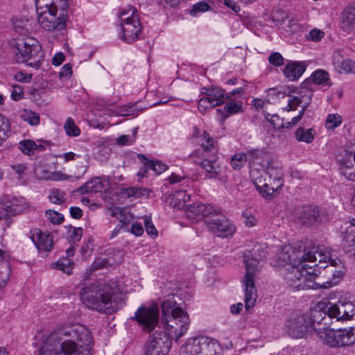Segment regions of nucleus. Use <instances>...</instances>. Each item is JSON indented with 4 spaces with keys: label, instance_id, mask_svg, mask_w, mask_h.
<instances>
[{
    "label": "nucleus",
    "instance_id": "1",
    "mask_svg": "<svg viewBox=\"0 0 355 355\" xmlns=\"http://www.w3.org/2000/svg\"><path fill=\"white\" fill-rule=\"evenodd\" d=\"M330 258V253L320 247H313L307 250L303 241H297L278 250L275 266L286 268L283 275L289 286L297 291L306 290L313 288L310 283L319 279V268H315L317 259L321 263L329 261Z\"/></svg>",
    "mask_w": 355,
    "mask_h": 355
},
{
    "label": "nucleus",
    "instance_id": "2",
    "mask_svg": "<svg viewBox=\"0 0 355 355\" xmlns=\"http://www.w3.org/2000/svg\"><path fill=\"white\" fill-rule=\"evenodd\" d=\"M93 338L84 325L72 324L51 334L42 343L40 355H91Z\"/></svg>",
    "mask_w": 355,
    "mask_h": 355
},
{
    "label": "nucleus",
    "instance_id": "3",
    "mask_svg": "<svg viewBox=\"0 0 355 355\" xmlns=\"http://www.w3.org/2000/svg\"><path fill=\"white\" fill-rule=\"evenodd\" d=\"M161 322L166 334L171 339L178 340L188 331L191 320L187 311L178 305L174 297L165 300L161 305Z\"/></svg>",
    "mask_w": 355,
    "mask_h": 355
},
{
    "label": "nucleus",
    "instance_id": "4",
    "mask_svg": "<svg viewBox=\"0 0 355 355\" xmlns=\"http://www.w3.org/2000/svg\"><path fill=\"white\" fill-rule=\"evenodd\" d=\"M80 296L81 302L89 309L103 313L116 311L114 290L108 284L97 282L86 284Z\"/></svg>",
    "mask_w": 355,
    "mask_h": 355
},
{
    "label": "nucleus",
    "instance_id": "5",
    "mask_svg": "<svg viewBox=\"0 0 355 355\" xmlns=\"http://www.w3.org/2000/svg\"><path fill=\"white\" fill-rule=\"evenodd\" d=\"M197 139L202 150H194L190 156L196 157L194 162L205 170L206 178H216L220 173V167L216 163L217 150L214 140L205 131Z\"/></svg>",
    "mask_w": 355,
    "mask_h": 355
},
{
    "label": "nucleus",
    "instance_id": "6",
    "mask_svg": "<svg viewBox=\"0 0 355 355\" xmlns=\"http://www.w3.org/2000/svg\"><path fill=\"white\" fill-rule=\"evenodd\" d=\"M44 1H35L38 21L46 31H62L65 28L67 20V1H64L59 16L57 17L58 7L52 1L49 4H43Z\"/></svg>",
    "mask_w": 355,
    "mask_h": 355
},
{
    "label": "nucleus",
    "instance_id": "7",
    "mask_svg": "<svg viewBox=\"0 0 355 355\" xmlns=\"http://www.w3.org/2000/svg\"><path fill=\"white\" fill-rule=\"evenodd\" d=\"M254 255L255 254L252 252H248L244 254L245 275L242 282L245 291V306L247 310L254 306L257 299L254 279L259 272V263L261 257H254Z\"/></svg>",
    "mask_w": 355,
    "mask_h": 355
},
{
    "label": "nucleus",
    "instance_id": "8",
    "mask_svg": "<svg viewBox=\"0 0 355 355\" xmlns=\"http://www.w3.org/2000/svg\"><path fill=\"white\" fill-rule=\"evenodd\" d=\"M15 53L21 62L34 68H39L44 60L42 47L34 38L19 40L15 48Z\"/></svg>",
    "mask_w": 355,
    "mask_h": 355
},
{
    "label": "nucleus",
    "instance_id": "9",
    "mask_svg": "<svg viewBox=\"0 0 355 355\" xmlns=\"http://www.w3.org/2000/svg\"><path fill=\"white\" fill-rule=\"evenodd\" d=\"M317 336L330 347H343L355 343V328L339 329L336 331L328 328L322 331L317 328Z\"/></svg>",
    "mask_w": 355,
    "mask_h": 355
},
{
    "label": "nucleus",
    "instance_id": "10",
    "mask_svg": "<svg viewBox=\"0 0 355 355\" xmlns=\"http://www.w3.org/2000/svg\"><path fill=\"white\" fill-rule=\"evenodd\" d=\"M184 348L187 355H220V350L216 340L206 336L188 339Z\"/></svg>",
    "mask_w": 355,
    "mask_h": 355
},
{
    "label": "nucleus",
    "instance_id": "11",
    "mask_svg": "<svg viewBox=\"0 0 355 355\" xmlns=\"http://www.w3.org/2000/svg\"><path fill=\"white\" fill-rule=\"evenodd\" d=\"M205 222L207 227L218 237H228L236 230L233 224L218 210H216V214H212Z\"/></svg>",
    "mask_w": 355,
    "mask_h": 355
},
{
    "label": "nucleus",
    "instance_id": "12",
    "mask_svg": "<svg viewBox=\"0 0 355 355\" xmlns=\"http://www.w3.org/2000/svg\"><path fill=\"white\" fill-rule=\"evenodd\" d=\"M171 339L166 333L156 331L149 337L145 355H166L171 347Z\"/></svg>",
    "mask_w": 355,
    "mask_h": 355
},
{
    "label": "nucleus",
    "instance_id": "13",
    "mask_svg": "<svg viewBox=\"0 0 355 355\" xmlns=\"http://www.w3.org/2000/svg\"><path fill=\"white\" fill-rule=\"evenodd\" d=\"M299 220L304 225L311 227L326 223L329 219V213L318 206L308 205L299 214Z\"/></svg>",
    "mask_w": 355,
    "mask_h": 355
},
{
    "label": "nucleus",
    "instance_id": "14",
    "mask_svg": "<svg viewBox=\"0 0 355 355\" xmlns=\"http://www.w3.org/2000/svg\"><path fill=\"white\" fill-rule=\"evenodd\" d=\"M135 319L144 331L150 332L159 322L158 306L153 305L149 307H139L135 313Z\"/></svg>",
    "mask_w": 355,
    "mask_h": 355
},
{
    "label": "nucleus",
    "instance_id": "15",
    "mask_svg": "<svg viewBox=\"0 0 355 355\" xmlns=\"http://www.w3.org/2000/svg\"><path fill=\"white\" fill-rule=\"evenodd\" d=\"M179 196L183 198L184 204L189 200V196L186 195L184 192L179 193ZM185 207V216L189 220H200L204 217L209 218L212 214H216V209L210 205H206L199 202H194L192 205H183Z\"/></svg>",
    "mask_w": 355,
    "mask_h": 355
},
{
    "label": "nucleus",
    "instance_id": "16",
    "mask_svg": "<svg viewBox=\"0 0 355 355\" xmlns=\"http://www.w3.org/2000/svg\"><path fill=\"white\" fill-rule=\"evenodd\" d=\"M286 331L290 336L294 338H303L310 331V324L307 322V314L292 316L286 322Z\"/></svg>",
    "mask_w": 355,
    "mask_h": 355
},
{
    "label": "nucleus",
    "instance_id": "17",
    "mask_svg": "<svg viewBox=\"0 0 355 355\" xmlns=\"http://www.w3.org/2000/svg\"><path fill=\"white\" fill-rule=\"evenodd\" d=\"M30 233L31 239L39 253L46 255L52 250L53 248V239L50 234L43 232L38 229L33 230Z\"/></svg>",
    "mask_w": 355,
    "mask_h": 355
},
{
    "label": "nucleus",
    "instance_id": "18",
    "mask_svg": "<svg viewBox=\"0 0 355 355\" xmlns=\"http://www.w3.org/2000/svg\"><path fill=\"white\" fill-rule=\"evenodd\" d=\"M339 27L346 34L355 33V1L350 3L340 12Z\"/></svg>",
    "mask_w": 355,
    "mask_h": 355
},
{
    "label": "nucleus",
    "instance_id": "19",
    "mask_svg": "<svg viewBox=\"0 0 355 355\" xmlns=\"http://www.w3.org/2000/svg\"><path fill=\"white\" fill-rule=\"evenodd\" d=\"M333 318L328 313L321 310H312L307 315V322L310 324V331L313 330L317 334V328H321L322 331H326L329 327L330 320Z\"/></svg>",
    "mask_w": 355,
    "mask_h": 355
},
{
    "label": "nucleus",
    "instance_id": "20",
    "mask_svg": "<svg viewBox=\"0 0 355 355\" xmlns=\"http://www.w3.org/2000/svg\"><path fill=\"white\" fill-rule=\"evenodd\" d=\"M142 27L139 17H133L130 22L121 24L122 40L127 43H132L136 41L141 33Z\"/></svg>",
    "mask_w": 355,
    "mask_h": 355
},
{
    "label": "nucleus",
    "instance_id": "21",
    "mask_svg": "<svg viewBox=\"0 0 355 355\" xmlns=\"http://www.w3.org/2000/svg\"><path fill=\"white\" fill-rule=\"evenodd\" d=\"M328 313L330 317L336 318L337 321L345 320L354 315V309L351 303L339 302L328 307Z\"/></svg>",
    "mask_w": 355,
    "mask_h": 355
},
{
    "label": "nucleus",
    "instance_id": "22",
    "mask_svg": "<svg viewBox=\"0 0 355 355\" xmlns=\"http://www.w3.org/2000/svg\"><path fill=\"white\" fill-rule=\"evenodd\" d=\"M333 64L339 73H355V61L344 58L339 51L334 53Z\"/></svg>",
    "mask_w": 355,
    "mask_h": 355
},
{
    "label": "nucleus",
    "instance_id": "23",
    "mask_svg": "<svg viewBox=\"0 0 355 355\" xmlns=\"http://www.w3.org/2000/svg\"><path fill=\"white\" fill-rule=\"evenodd\" d=\"M341 247L343 250L355 256V230L352 227H347L341 232Z\"/></svg>",
    "mask_w": 355,
    "mask_h": 355
},
{
    "label": "nucleus",
    "instance_id": "24",
    "mask_svg": "<svg viewBox=\"0 0 355 355\" xmlns=\"http://www.w3.org/2000/svg\"><path fill=\"white\" fill-rule=\"evenodd\" d=\"M257 189L261 196L266 199H272L275 196V191H278L282 187H278L275 180H269V183L261 184V180L257 178L254 181Z\"/></svg>",
    "mask_w": 355,
    "mask_h": 355
},
{
    "label": "nucleus",
    "instance_id": "25",
    "mask_svg": "<svg viewBox=\"0 0 355 355\" xmlns=\"http://www.w3.org/2000/svg\"><path fill=\"white\" fill-rule=\"evenodd\" d=\"M204 94L210 100L215 107L221 105L225 99H230V96L227 94L225 90L218 87L204 88Z\"/></svg>",
    "mask_w": 355,
    "mask_h": 355
},
{
    "label": "nucleus",
    "instance_id": "26",
    "mask_svg": "<svg viewBox=\"0 0 355 355\" xmlns=\"http://www.w3.org/2000/svg\"><path fill=\"white\" fill-rule=\"evenodd\" d=\"M243 103L241 101H230L221 109H217L216 112L219 116V119L221 123L225 121L231 115L236 114L242 111Z\"/></svg>",
    "mask_w": 355,
    "mask_h": 355
},
{
    "label": "nucleus",
    "instance_id": "27",
    "mask_svg": "<svg viewBox=\"0 0 355 355\" xmlns=\"http://www.w3.org/2000/svg\"><path fill=\"white\" fill-rule=\"evenodd\" d=\"M306 65L300 62H293L287 64L283 69V73L289 80H297L305 71Z\"/></svg>",
    "mask_w": 355,
    "mask_h": 355
},
{
    "label": "nucleus",
    "instance_id": "28",
    "mask_svg": "<svg viewBox=\"0 0 355 355\" xmlns=\"http://www.w3.org/2000/svg\"><path fill=\"white\" fill-rule=\"evenodd\" d=\"M340 173L349 180L355 181V151L347 153L340 166Z\"/></svg>",
    "mask_w": 355,
    "mask_h": 355
},
{
    "label": "nucleus",
    "instance_id": "29",
    "mask_svg": "<svg viewBox=\"0 0 355 355\" xmlns=\"http://www.w3.org/2000/svg\"><path fill=\"white\" fill-rule=\"evenodd\" d=\"M105 189V182L100 178L96 177L86 182L83 186L77 189V192L80 194H85L88 193L102 192Z\"/></svg>",
    "mask_w": 355,
    "mask_h": 355
},
{
    "label": "nucleus",
    "instance_id": "30",
    "mask_svg": "<svg viewBox=\"0 0 355 355\" xmlns=\"http://www.w3.org/2000/svg\"><path fill=\"white\" fill-rule=\"evenodd\" d=\"M35 174L39 179L46 180H62L65 175L59 171L51 172L46 166H40L35 169Z\"/></svg>",
    "mask_w": 355,
    "mask_h": 355
},
{
    "label": "nucleus",
    "instance_id": "31",
    "mask_svg": "<svg viewBox=\"0 0 355 355\" xmlns=\"http://www.w3.org/2000/svg\"><path fill=\"white\" fill-rule=\"evenodd\" d=\"M333 276V280L327 281L326 282L320 283L314 281V284L312 285H316L323 288H327L332 286L334 284H336L344 276L346 270L342 263V261H339L338 268H336L334 270H331Z\"/></svg>",
    "mask_w": 355,
    "mask_h": 355
},
{
    "label": "nucleus",
    "instance_id": "32",
    "mask_svg": "<svg viewBox=\"0 0 355 355\" xmlns=\"http://www.w3.org/2000/svg\"><path fill=\"white\" fill-rule=\"evenodd\" d=\"M295 135L298 141L310 144L314 139L315 131L312 128L306 129L302 127H300L295 130Z\"/></svg>",
    "mask_w": 355,
    "mask_h": 355
},
{
    "label": "nucleus",
    "instance_id": "33",
    "mask_svg": "<svg viewBox=\"0 0 355 355\" xmlns=\"http://www.w3.org/2000/svg\"><path fill=\"white\" fill-rule=\"evenodd\" d=\"M19 149L24 154L31 155L33 153L34 150H44V146L42 145H37L34 141L31 139H25L21 141L18 144Z\"/></svg>",
    "mask_w": 355,
    "mask_h": 355
},
{
    "label": "nucleus",
    "instance_id": "34",
    "mask_svg": "<svg viewBox=\"0 0 355 355\" xmlns=\"http://www.w3.org/2000/svg\"><path fill=\"white\" fill-rule=\"evenodd\" d=\"M109 211H110V215L112 217L116 218L122 224L125 225L130 222L132 216L125 209L115 207L109 209Z\"/></svg>",
    "mask_w": 355,
    "mask_h": 355
},
{
    "label": "nucleus",
    "instance_id": "35",
    "mask_svg": "<svg viewBox=\"0 0 355 355\" xmlns=\"http://www.w3.org/2000/svg\"><path fill=\"white\" fill-rule=\"evenodd\" d=\"M266 173L268 175L269 180H275L278 187H283V173L281 168L270 165L268 167Z\"/></svg>",
    "mask_w": 355,
    "mask_h": 355
},
{
    "label": "nucleus",
    "instance_id": "36",
    "mask_svg": "<svg viewBox=\"0 0 355 355\" xmlns=\"http://www.w3.org/2000/svg\"><path fill=\"white\" fill-rule=\"evenodd\" d=\"M53 268L69 275L73 268V262L69 258H62L53 263Z\"/></svg>",
    "mask_w": 355,
    "mask_h": 355
},
{
    "label": "nucleus",
    "instance_id": "37",
    "mask_svg": "<svg viewBox=\"0 0 355 355\" xmlns=\"http://www.w3.org/2000/svg\"><path fill=\"white\" fill-rule=\"evenodd\" d=\"M48 198L52 203L57 205H62L67 200L66 193L56 188L50 190Z\"/></svg>",
    "mask_w": 355,
    "mask_h": 355
},
{
    "label": "nucleus",
    "instance_id": "38",
    "mask_svg": "<svg viewBox=\"0 0 355 355\" xmlns=\"http://www.w3.org/2000/svg\"><path fill=\"white\" fill-rule=\"evenodd\" d=\"M20 117L31 125H35L40 123V115L30 110H24L20 114Z\"/></svg>",
    "mask_w": 355,
    "mask_h": 355
},
{
    "label": "nucleus",
    "instance_id": "39",
    "mask_svg": "<svg viewBox=\"0 0 355 355\" xmlns=\"http://www.w3.org/2000/svg\"><path fill=\"white\" fill-rule=\"evenodd\" d=\"M135 17H139L137 10L130 6L127 8L122 9L119 14L121 24L131 21Z\"/></svg>",
    "mask_w": 355,
    "mask_h": 355
},
{
    "label": "nucleus",
    "instance_id": "40",
    "mask_svg": "<svg viewBox=\"0 0 355 355\" xmlns=\"http://www.w3.org/2000/svg\"><path fill=\"white\" fill-rule=\"evenodd\" d=\"M244 155L246 156L247 162L251 164L259 159H262L264 157L265 152L261 149H252L248 150Z\"/></svg>",
    "mask_w": 355,
    "mask_h": 355
},
{
    "label": "nucleus",
    "instance_id": "41",
    "mask_svg": "<svg viewBox=\"0 0 355 355\" xmlns=\"http://www.w3.org/2000/svg\"><path fill=\"white\" fill-rule=\"evenodd\" d=\"M312 78L315 83L318 85H329V73L324 70L315 71L312 74Z\"/></svg>",
    "mask_w": 355,
    "mask_h": 355
},
{
    "label": "nucleus",
    "instance_id": "42",
    "mask_svg": "<svg viewBox=\"0 0 355 355\" xmlns=\"http://www.w3.org/2000/svg\"><path fill=\"white\" fill-rule=\"evenodd\" d=\"M64 128L67 135L69 137H77L80 134L79 128L71 117L67 118Z\"/></svg>",
    "mask_w": 355,
    "mask_h": 355
},
{
    "label": "nucleus",
    "instance_id": "43",
    "mask_svg": "<svg viewBox=\"0 0 355 355\" xmlns=\"http://www.w3.org/2000/svg\"><path fill=\"white\" fill-rule=\"evenodd\" d=\"M10 132V123L7 119L0 116V145L5 141Z\"/></svg>",
    "mask_w": 355,
    "mask_h": 355
},
{
    "label": "nucleus",
    "instance_id": "44",
    "mask_svg": "<svg viewBox=\"0 0 355 355\" xmlns=\"http://www.w3.org/2000/svg\"><path fill=\"white\" fill-rule=\"evenodd\" d=\"M342 123V117L338 114H329L327 116L325 125L328 129H334L338 127Z\"/></svg>",
    "mask_w": 355,
    "mask_h": 355
},
{
    "label": "nucleus",
    "instance_id": "45",
    "mask_svg": "<svg viewBox=\"0 0 355 355\" xmlns=\"http://www.w3.org/2000/svg\"><path fill=\"white\" fill-rule=\"evenodd\" d=\"M150 191L146 188H137V187H130L127 189V195L128 196H133L139 198L141 196L148 197L150 196Z\"/></svg>",
    "mask_w": 355,
    "mask_h": 355
},
{
    "label": "nucleus",
    "instance_id": "46",
    "mask_svg": "<svg viewBox=\"0 0 355 355\" xmlns=\"http://www.w3.org/2000/svg\"><path fill=\"white\" fill-rule=\"evenodd\" d=\"M138 157L141 159L144 164V168H141L138 172L137 175L141 178H144L146 176V173L148 170L153 171V166L150 165V164H155V162L148 160L142 155H139Z\"/></svg>",
    "mask_w": 355,
    "mask_h": 355
},
{
    "label": "nucleus",
    "instance_id": "47",
    "mask_svg": "<svg viewBox=\"0 0 355 355\" xmlns=\"http://www.w3.org/2000/svg\"><path fill=\"white\" fill-rule=\"evenodd\" d=\"M247 162L244 153L235 154L231 159V164L234 169H240Z\"/></svg>",
    "mask_w": 355,
    "mask_h": 355
},
{
    "label": "nucleus",
    "instance_id": "48",
    "mask_svg": "<svg viewBox=\"0 0 355 355\" xmlns=\"http://www.w3.org/2000/svg\"><path fill=\"white\" fill-rule=\"evenodd\" d=\"M144 222L147 234L152 237H156L158 232L153 224L151 217L149 216H144Z\"/></svg>",
    "mask_w": 355,
    "mask_h": 355
},
{
    "label": "nucleus",
    "instance_id": "49",
    "mask_svg": "<svg viewBox=\"0 0 355 355\" xmlns=\"http://www.w3.org/2000/svg\"><path fill=\"white\" fill-rule=\"evenodd\" d=\"M46 216L53 224H61L64 220L63 215L53 210H47Z\"/></svg>",
    "mask_w": 355,
    "mask_h": 355
},
{
    "label": "nucleus",
    "instance_id": "50",
    "mask_svg": "<svg viewBox=\"0 0 355 355\" xmlns=\"http://www.w3.org/2000/svg\"><path fill=\"white\" fill-rule=\"evenodd\" d=\"M214 105L211 103L210 100L206 96H202L198 101V108L202 113H205L207 110L214 107Z\"/></svg>",
    "mask_w": 355,
    "mask_h": 355
},
{
    "label": "nucleus",
    "instance_id": "51",
    "mask_svg": "<svg viewBox=\"0 0 355 355\" xmlns=\"http://www.w3.org/2000/svg\"><path fill=\"white\" fill-rule=\"evenodd\" d=\"M10 276V270L8 265L0 269V288H3L8 284Z\"/></svg>",
    "mask_w": 355,
    "mask_h": 355
},
{
    "label": "nucleus",
    "instance_id": "52",
    "mask_svg": "<svg viewBox=\"0 0 355 355\" xmlns=\"http://www.w3.org/2000/svg\"><path fill=\"white\" fill-rule=\"evenodd\" d=\"M210 6L205 1H199L196 3L190 11L192 16H196L199 12H205L208 10Z\"/></svg>",
    "mask_w": 355,
    "mask_h": 355
},
{
    "label": "nucleus",
    "instance_id": "53",
    "mask_svg": "<svg viewBox=\"0 0 355 355\" xmlns=\"http://www.w3.org/2000/svg\"><path fill=\"white\" fill-rule=\"evenodd\" d=\"M268 62L273 66L279 67L284 64V58L279 53L275 52L268 57Z\"/></svg>",
    "mask_w": 355,
    "mask_h": 355
},
{
    "label": "nucleus",
    "instance_id": "54",
    "mask_svg": "<svg viewBox=\"0 0 355 355\" xmlns=\"http://www.w3.org/2000/svg\"><path fill=\"white\" fill-rule=\"evenodd\" d=\"M139 103L140 102H137L129 105L128 109L124 112L123 110L121 111V114L123 116L132 115L135 112H139L146 108L144 107H141Z\"/></svg>",
    "mask_w": 355,
    "mask_h": 355
},
{
    "label": "nucleus",
    "instance_id": "55",
    "mask_svg": "<svg viewBox=\"0 0 355 355\" xmlns=\"http://www.w3.org/2000/svg\"><path fill=\"white\" fill-rule=\"evenodd\" d=\"M288 17V13L282 9L277 8L272 12V18L274 21L282 22Z\"/></svg>",
    "mask_w": 355,
    "mask_h": 355
},
{
    "label": "nucleus",
    "instance_id": "56",
    "mask_svg": "<svg viewBox=\"0 0 355 355\" xmlns=\"http://www.w3.org/2000/svg\"><path fill=\"white\" fill-rule=\"evenodd\" d=\"M264 117L267 121H268L274 128H279L280 124L277 123V121H279V117L277 114H271L267 112H263Z\"/></svg>",
    "mask_w": 355,
    "mask_h": 355
},
{
    "label": "nucleus",
    "instance_id": "57",
    "mask_svg": "<svg viewBox=\"0 0 355 355\" xmlns=\"http://www.w3.org/2000/svg\"><path fill=\"white\" fill-rule=\"evenodd\" d=\"M324 33L319 29H313L309 33L307 38L313 42H318L324 37Z\"/></svg>",
    "mask_w": 355,
    "mask_h": 355
},
{
    "label": "nucleus",
    "instance_id": "58",
    "mask_svg": "<svg viewBox=\"0 0 355 355\" xmlns=\"http://www.w3.org/2000/svg\"><path fill=\"white\" fill-rule=\"evenodd\" d=\"M24 96L23 88L19 85H14L11 92V98L14 101H19Z\"/></svg>",
    "mask_w": 355,
    "mask_h": 355
},
{
    "label": "nucleus",
    "instance_id": "59",
    "mask_svg": "<svg viewBox=\"0 0 355 355\" xmlns=\"http://www.w3.org/2000/svg\"><path fill=\"white\" fill-rule=\"evenodd\" d=\"M72 73L71 66L69 64H64L59 72V76L62 80H67Z\"/></svg>",
    "mask_w": 355,
    "mask_h": 355
},
{
    "label": "nucleus",
    "instance_id": "60",
    "mask_svg": "<svg viewBox=\"0 0 355 355\" xmlns=\"http://www.w3.org/2000/svg\"><path fill=\"white\" fill-rule=\"evenodd\" d=\"M80 157V155L76 154L73 152H68L62 154H60L57 155V157L62 158L64 159L65 162H68L70 161H74Z\"/></svg>",
    "mask_w": 355,
    "mask_h": 355
},
{
    "label": "nucleus",
    "instance_id": "61",
    "mask_svg": "<svg viewBox=\"0 0 355 355\" xmlns=\"http://www.w3.org/2000/svg\"><path fill=\"white\" fill-rule=\"evenodd\" d=\"M83 236V229L81 227H74L70 234V240L73 242L79 241Z\"/></svg>",
    "mask_w": 355,
    "mask_h": 355
},
{
    "label": "nucleus",
    "instance_id": "62",
    "mask_svg": "<svg viewBox=\"0 0 355 355\" xmlns=\"http://www.w3.org/2000/svg\"><path fill=\"white\" fill-rule=\"evenodd\" d=\"M150 165L153 166V171L157 174H160L167 169V166L159 161L155 162V164H150Z\"/></svg>",
    "mask_w": 355,
    "mask_h": 355
},
{
    "label": "nucleus",
    "instance_id": "63",
    "mask_svg": "<svg viewBox=\"0 0 355 355\" xmlns=\"http://www.w3.org/2000/svg\"><path fill=\"white\" fill-rule=\"evenodd\" d=\"M186 178L185 175H180L175 173H172L166 180L169 182L170 184H175L179 182H181Z\"/></svg>",
    "mask_w": 355,
    "mask_h": 355
},
{
    "label": "nucleus",
    "instance_id": "64",
    "mask_svg": "<svg viewBox=\"0 0 355 355\" xmlns=\"http://www.w3.org/2000/svg\"><path fill=\"white\" fill-rule=\"evenodd\" d=\"M116 141L119 144L122 146L130 145L134 142V139H132L131 137L129 135H123L117 138Z\"/></svg>",
    "mask_w": 355,
    "mask_h": 355
}]
</instances>
